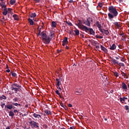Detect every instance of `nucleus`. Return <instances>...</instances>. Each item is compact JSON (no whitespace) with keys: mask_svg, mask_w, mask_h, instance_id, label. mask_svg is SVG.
Wrapping results in <instances>:
<instances>
[{"mask_svg":"<svg viewBox=\"0 0 129 129\" xmlns=\"http://www.w3.org/2000/svg\"><path fill=\"white\" fill-rule=\"evenodd\" d=\"M108 11L109 13L108 14V17L109 20L111 21L113 18H115V17H117L118 15V12L116 11V9L113 6H110L108 8Z\"/></svg>","mask_w":129,"mask_h":129,"instance_id":"nucleus-1","label":"nucleus"},{"mask_svg":"<svg viewBox=\"0 0 129 129\" xmlns=\"http://www.w3.org/2000/svg\"><path fill=\"white\" fill-rule=\"evenodd\" d=\"M11 90H12V91L15 92V93H17L18 94H19V93H20V92H21V90H22V89H21L22 88V86L17 84V83H14L12 85H11Z\"/></svg>","mask_w":129,"mask_h":129,"instance_id":"nucleus-2","label":"nucleus"},{"mask_svg":"<svg viewBox=\"0 0 129 129\" xmlns=\"http://www.w3.org/2000/svg\"><path fill=\"white\" fill-rule=\"evenodd\" d=\"M96 25L97 28H98L99 31H100V32H101L103 35H106V36L109 35V31H108V30H105L104 29L101 28V24L99 23V22L97 21Z\"/></svg>","mask_w":129,"mask_h":129,"instance_id":"nucleus-3","label":"nucleus"},{"mask_svg":"<svg viewBox=\"0 0 129 129\" xmlns=\"http://www.w3.org/2000/svg\"><path fill=\"white\" fill-rule=\"evenodd\" d=\"M86 33H87L88 32H89L90 34L91 35H93V36H94L95 35V32H94V30H93V29L92 28H88L87 26H85V28H84V30H83Z\"/></svg>","mask_w":129,"mask_h":129,"instance_id":"nucleus-4","label":"nucleus"},{"mask_svg":"<svg viewBox=\"0 0 129 129\" xmlns=\"http://www.w3.org/2000/svg\"><path fill=\"white\" fill-rule=\"evenodd\" d=\"M13 105H14L15 106H22V105H21V104L13 102L11 104L6 105L5 107H6V108H8V109H12Z\"/></svg>","mask_w":129,"mask_h":129,"instance_id":"nucleus-5","label":"nucleus"},{"mask_svg":"<svg viewBox=\"0 0 129 129\" xmlns=\"http://www.w3.org/2000/svg\"><path fill=\"white\" fill-rule=\"evenodd\" d=\"M83 24L85 25L86 26H88V27H90V23H92L93 22V20H92V18L89 17L87 18L86 20L83 21Z\"/></svg>","mask_w":129,"mask_h":129,"instance_id":"nucleus-6","label":"nucleus"},{"mask_svg":"<svg viewBox=\"0 0 129 129\" xmlns=\"http://www.w3.org/2000/svg\"><path fill=\"white\" fill-rule=\"evenodd\" d=\"M29 124H30L31 127L34 128V127H36L38 129H40V127H39V123L35 122V121H30L29 122Z\"/></svg>","mask_w":129,"mask_h":129,"instance_id":"nucleus-7","label":"nucleus"},{"mask_svg":"<svg viewBox=\"0 0 129 129\" xmlns=\"http://www.w3.org/2000/svg\"><path fill=\"white\" fill-rule=\"evenodd\" d=\"M42 41H43V42H44V41L45 43L48 44L51 41V38H50L49 37L46 36V37H44V38L42 39Z\"/></svg>","mask_w":129,"mask_h":129,"instance_id":"nucleus-8","label":"nucleus"},{"mask_svg":"<svg viewBox=\"0 0 129 129\" xmlns=\"http://www.w3.org/2000/svg\"><path fill=\"white\" fill-rule=\"evenodd\" d=\"M55 80L57 82L56 85L58 86V87H59V86L62 84L61 83L62 82V78H59L58 79H56Z\"/></svg>","mask_w":129,"mask_h":129,"instance_id":"nucleus-9","label":"nucleus"},{"mask_svg":"<svg viewBox=\"0 0 129 129\" xmlns=\"http://www.w3.org/2000/svg\"><path fill=\"white\" fill-rule=\"evenodd\" d=\"M68 44V37H65L62 41V46H65Z\"/></svg>","mask_w":129,"mask_h":129,"instance_id":"nucleus-10","label":"nucleus"},{"mask_svg":"<svg viewBox=\"0 0 129 129\" xmlns=\"http://www.w3.org/2000/svg\"><path fill=\"white\" fill-rule=\"evenodd\" d=\"M76 26H77L79 29L82 30V31H83L84 30V28H85V26L83 25H80L79 23L75 24Z\"/></svg>","mask_w":129,"mask_h":129,"instance_id":"nucleus-11","label":"nucleus"},{"mask_svg":"<svg viewBox=\"0 0 129 129\" xmlns=\"http://www.w3.org/2000/svg\"><path fill=\"white\" fill-rule=\"evenodd\" d=\"M121 86H122V89H123L125 91H127V86L126 85V84L124 83V82L122 83Z\"/></svg>","mask_w":129,"mask_h":129,"instance_id":"nucleus-12","label":"nucleus"},{"mask_svg":"<svg viewBox=\"0 0 129 129\" xmlns=\"http://www.w3.org/2000/svg\"><path fill=\"white\" fill-rule=\"evenodd\" d=\"M3 12L2 13L3 16H7L10 12L8 11V8L3 9Z\"/></svg>","mask_w":129,"mask_h":129,"instance_id":"nucleus-13","label":"nucleus"},{"mask_svg":"<svg viewBox=\"0 0 129 129\" xmlns=\"http://www.w3.org/2000/svg\"><path fill=\"white\" fill-rule=\"evenodd\" d=\"M33 114H32V116L35 117V118H41V115L40 114H36V113H34V112H33Z\"/></svg>","mask_w":129,"mask_h":129,"instance_id":"nucleus-14","label":"nucleus"},{"mask_svg":"<svg viewBox=\"0 0 129 129\" xmlns=\"http://www.w3.org/2000/svg\"><path fill=\"white\" fill-rule=\"evenodd\" d=\"M0 6L3 10H4V9H7V5H6V3L5 2L1 3Z\"/></svg>","mask_w":129,"mask_h":129,"instance_id":"nucleus-15","label":"nucleus"},{"mask_svg":"<svg viewBox=\"0 0 129 129\" xmlns=\"http://www.w3.org/2000/svg\"><path fill=\"white\" fill-rule=\"evenodd\" d=\"M91 43L92 45H93V46H96V45H99V43H98V42L93 40L91 41Z\"/></svg>","mask_w":129,"mask_h":129,"instance_id":"nucleus-16","label":"nucleus"},{"mask_svg":"<svg viewBox=\"0 0 129 129\" xmlns=\"http://www.w3.org/2000/svg\"><path fill=\"white\" fill-rule=\"evenodd\" d=\"M47 37V34H46V31H42L41 32V38L42 39H44Z\"/></svg>","mask_w":129,"mask_h":129,"instance_id":"nucleus-17","label":"nucleus"},{"mask_svg":"<svg viewBox=\"0 0 129 129\" xmlns=\"http://www.w3.org/2000/svg\"><path fill=\"white\" fill-rule=\"evenodd\" d=\"M100 48L102 51H103V52H105V53H107L108 52L107 49H106V48H105L104 46L101 45Z\"/></svg>","mask_w":129,"mask_h":129,"instance_id":"nucleus-18","label":"nucleus"},{"mask_svg":"<svg viewBox=\"0 0 129 129\" xmlns=\"http://www.w3.org/2000/svg\"><path fill=\"white\" fill-rule=\"evenodd\" d=\"M111 62H112V63H113V64L114 65H115L116 64H117V65H118V61H117V60H116L114 58H111Z\"/></svg>","mask_w":129,"mask_h":129,"instance_id":"nucleus-19","label":"nucleus"},{"mask_svg":"<svg viewBox=\"0 0 129 129\" xmlns=\"http://www.w3.org/2000/svg\"><path fill=\"white\" fill-rule=\"evenodd\" d=\"M115 49H116V45L115 44L110 46V50H114Z\"/></svg>","mask_w":129,"mask_h":129,"instance_id":"nucleus-20","label":"nucleus"},{"mask_svg":"<svg viewBox=\"0 0 129 129\" xmlns=\"http://www.w3.org/2000/svg\"><path fill=\"white\" fill-rule=\"evenodd\" d=\"M28 21L31 26L34 25V21L30 18H28Z\"/></svg>","mask_w":129,"mask_h":129,"instance_id":"nucleus-21","label":"nucleus"},{"mask_svg":"<svg viewBox=\"0 0 129 129\" xmlns=\"http://www.w3.org/2000/svg\"><path fill=\"white\" fill-rule=\"evenodd\" d=\"M125 100H127V98L124 97L123 98H120V101L121 103H123V101H125Z\"/></svg>","mask_w":129,"mask_h":129,"instance_id":"nucleus-22","label":"nucleus"},{"mask_svg":"<svg viewBox=\"0 0 129 129\" xmlns=\"http://www.w3.org/2000/svg\"><path fill=\"white\" fill-rule=\"evenodd\" d=\"M13 17L14 18L15 21H19V16L16 14L13 15Z\"/></svg>","mask_w":129,"mask_h":129,"instance_id":"nucleus-23","label":"nucleus"},{"mask_svg":"<svg viewBox=\"0 0 129 129\" xmlns=\"http://www.w3.org/2000/svg\"><path fill=\"white\" fill-rule=\"evenodd\" d=\"M56 26H57V23L55 21H52L51 22L52 28H56Z\"/></svg>","mask_w":129,"mask_h":129,"instance_id":"nucleus-24","label":"nucleus"},{"mask_svg":"<svg viewBox=\"0 0 129 129\" xmlns=\"http://www.w3.org/2000/svg\"><path fill=\"white\" fill-rule=\"evenodd\" d=\"M44 112H45V113H46L47 115H49V114H51V111H50V110H44Z\"/></svg>","mask_w":129,"mask_h":129,"instance_id":"nucleus-25","label":"nucleus"},{"mask_svg":"<svg viewBox=\"0 0 129 129\" xmlns=\"http://www.w3.org/2000/svg\"><path fill=\"white\" fill-rule=\"evenodd\" d=\"M121 75L122 76H124V77L125 78H126V79H127V78H128V77H127V75H126V74H125V73H124L123 72H122V71H121Z\"/></svg>","mask_w":129,"mask_h":129,"instance_id":"nucleus-26","label":"nucleus"},{"mask_svg":"<svg viewBox=\"0 0 129 129\" xmlns=\"http://www.w3.org/2000/svg\"><path fill=\"white\" fill-rule=\"evenodd\" d=\"M13 101L14 102H18V101H20V99L18 97H15L14 99H13Z\"/></svg>","mask_w":129,"mask_h":129,"instance_id":"nucleus-27","label":"nucleus"},{"mask_svg":"<svg viewBox=\"0 0 129 129\" xmlns=\"http://www.w3.org/2000/svg\"><path fill=\"white\" fill-rule=\"evenodd\" d=\"M37 16V15L35 13H31V15H30V18H36Z\"/></svg>","mask_w":129,"mask_h":129,"instance_id":"nucleus-28","label":"nucleus"},{"mask_svg":"<svg viewBox=\"0 0 129 129\" xmlns=\"http://www.w3.org/2000/svg\"><path fill=\"white\" fill-rule=\"evenodd\" d=\"M3 99H4L5 100L7 99V97L4 95H2V96H0V100H3Z\"/></svg>","mask_w":129,"mask_h":129,"instance_id":"nucleus-29","label":"nucleus"},{"mask_svg":"<svg viewBox=\"0 0 129 129\" xmlns=\"http://www.w3.org/2000/svg\"><path fill=\"white\" fill-rule=\"evenodd\" d=\"M59 90H57L55 91V93L58 95V96L60 97V98H62V96H61V94L59 92Z\"/></svg>","mask_w":129,"mask_h":129,"instance_id":"nucleus-30","label":"nucleus"},{"mask_svg":"<svg viewBox=\"0 0 129 129\" xmlns=\"http://www.w3.org/2000/svg\"><path fill=\"white\" fill-rule=\"evenodd\" d=\"M75 33V35L76 36H79V30L78 29H76L74 31Z\"/></svg>","mask_w":129,"mask_h":129,"instance_id":"nucleus-31","label":"nucleus"},{"mask_svg":"<svg viewBox=\"0 0 129 129\" xmlns=\"http://www.w3.org/2000/svg\"><path fill=\"white\" fill-rule=\"evenodd\" d=\"M14 115H15V113H14V112H13L12 111L9 112V116H12V117H13Z\"/></svg>","mask_w":129,"mask_h":129,"instance_id":"nucleus-32","label":"nucleus"},{"mask_svg":"<svg viewBox=\"0 0 129 129\" xmlns=\"http://www.w3.org/2000/svg\"><path fill=\"white\" fill-rule=\"evenodd\" d=\"M114 76H115V77H118V76H119V74H118V73L116 72H113Z\"/></svg>","mask_w":129,"mask_h":129,"instance_id":"nucleus-33","label":"nucleus"},{"mask_svg":"<svg viewBox=\"0 0 129 129\" xmlns=\"http://www.w3.org/2000/svg\"><path fill=\"white\" fill-rule=\"evenodd\" d=\"M113 25H114V26H115V27H117V28H119V24H118V22H114L113 23Z\"/></svg>","mask_w":129,"mask_h":129,"instance_id":"nucleus-34","label":"nucleus"},{"mask_svg":"<svg viewBox=\"0 0 129 129\" xmlns=\"http://www.w3.org/2000/svg\"><path fill=\"white\" fill-rule=\"evenodd\" d=\"M10 74L12 75L13 77H17V74L14 72H11Z\"/></svg>","mask_w":129,"mask_h":129,"instance_id":"nucleus-35","label":"nucleus"},{"mask_svg":"<svg viewBox=\"0 0 129 129\" xmlns=\"http://www.w3.org/2000/svg\"><path fill=\"white\" fill-rule=\"evenodd\" d=\"M10 4H11L12 5H15V4L16 3V0H11L10 1Z\"/></svg>","mask_w":129,"mask_h":129,"instance_id":"nucleus-36","label":"nucleus"},{"mask_svg":"<svg viewBox=\"0 0 129 129\" xmlns=\"http://www.w3.org/2000/svg\"><path fill=\"white\" fill-rule=\"evenodd\" d=\"M118 65L119 66H122V67H124V63H122V62H119L118 63Z\"/></svg>","mask_w":129,"mask_h":129,"instance_id":"nucleus-37","label":"nucleus"},{"mask_svg":"<svg viewBox=\"0 0 129 129\" xmlns=\"http://www.w3.org/2000/svg\"><path fill=\"white\" fill-rule=\"evenodd\" d=\"M81 92H82V90H81V89H78L76 91V93H81Z\"/></svg>","mask_w":129,"mask_h":129,"instance_id":"nucleus-38","label":"nucleus"},{"mask_svg":"<svg viewBox=\"0 0 129 129\" xmlns=\"http://www.w3.org/2000/svg\"><path fill=\"white\" fill-rule=\"evenodd\" d=\"M125 110H127V112H128V111H129V107H128V106L125 105Z\"/></svg>","mask_w":129,"mask_h":129,"instance_id":"nucleus-39","label":"nucleus"},{"mask_svg":"<svg viewBox=\"0 0 129 129\" xmlns=\"http://www.w3.org/2000/svg\"><path fill=\"white\" fill-rule=\"evenodd\" d=\"M53 35H54L53 33H50V34H49V37L51 38V39H52V38L54 37V36H53Z\"/></svg>","mask_w":129,"mask_h":129,"instance_id":"nucleus-40","label":"nucleus"},{"mask_svg":"<svg viewBox=\"0 0 129 129\" xmlns=\"http://www.w3.org/2000/svg\"><path fill=\"white\" fill-rule=\"evenodd\" d=\"M103 6V5H102V3H99L98 4V7H99L100 8H102V6Z\"/></svg>","mask_w":129,"mask_h":129,"instance_id":"nucleus-41","label":"nucleus"},{"mask_svg":"<svg viewBox=\"0 0 129 129\" xmlns=\"http://www.w3.org/2000/svg\"><path fill=\"white\" fill-rule=\"evenodd\" d=\"M125 39H126V36H125V35L124 36H123L121 40L122 41H126Z\"/></svg>","mask_w":129,"mask_h":129,"instance_id":"nucleus-42","label":"nucleus"},{"mask_svg":"<svg viewBox=\"0 0 129 129\" xmlns=\"http://www.w3.org/2000/svg\"><path fill=\"white\" fill-rule=\"evenodd\" d=\"M120 61L122 62H124L125 61V59H124V58L123 57H121Z\"/></svg>","mask_w":129,"mask_h":129,"instance_id":"nucleus-43","label":"nucleus"},{"mask_svg":"<svg viewBox=\"0 0 129 129\" xmlns=\"http://www.w3.org/2000/svg\"><path fill=\"white\" fill-rule=\"evenodd\" d=\"M2 20H5V21H8V17L6 16V17L5 18V16H3Z\"/></svg>","mask_w":129,"mask_h":129,"instance_id":"nucleus-44","label":"nucleus"},{"mask_svg":"<svg viewBox=\"0 0 129 129\" xmlns=\"http://www.w3.org/2000/svg\"><path fill=\"white\" fill-rule=\"evenodd\" d=\"M78 22H79V25H83L82 24V21H81V20H78Z\"/></svg>","mask_w":129,"mask_h":129,"instance_id":"nucleus-45","label":"nucleus"},{"mask_svg":"<svg viewBox=\"0 0 129 129\" xmlns=\"http://www.w3.org/2000/svg\"><path fill=\"white\" fill-rule=\"evenodd\" d=\"M8 19H11L12 17L10 16V12L7 14V17Z\"/></svg>","mask_w":129,"mask_h":129,"instance_id":"nucleus-46","label":"nucleus"},{"mask_svg":"<svg viewBox=\"0 0 129 129\" xmlns=\"http://www.w3.org/2000/svg\"><path fill=\"white\" fill-rule=\"evenodd\" d=\"M7 11H8V12H9L10 13V12H12V9H11V8H8V9H7Z\"/></svg>","mask_w":129,"mask_h":129,"instance_id":"nucleus-47","label":"nucleus"},{"mask_svg":"<svg viewBox=\"0 0 129 129\" xmlns=\"http://www.w3.org/2000/svg\"><path fill=\"white\" fill-rule=\"evenodd\" d=\"M100 47L99 45H96V49H97V50H98L99 49H100Z\"/></svg>","mask_w":129,"mask_h":129,"instance_id":"nucleus-48","label":"nucleus"},{"mask_svg":"<svg viewBox=\"0 0 129 129\" xmlns=\"http://www.w3.org/2000/svg\"><path fill=\"white\" fill-rule=\"evenodd\" d=\"M6 72H7V73H10V72H11V70H9V69H8L6 70Z\"/></svg>","mask_w":129,"mask_h":129,"instance_id":"nucleus-49","label":"nucleus"},{"mask_svg":"<svg viewBox=\"0 0 129 129\" xmlns=\"http://www.w3.org/2000/svg\"><path fill=\"white\" fill-rule=\"evenodd\" d=\"M115 59H116V60H118L119 59V58H120V56H119L118 55V56H115Z\"/></svg>","mask_w":129,"mask_h":129,"instance_id":"nucleus-50","label":"nucleus"},{"mask_svg":"<svg viewBox=\"0 0 129 129\" xmlns=\"http://www.w3.org/2000/svg\"><path fill=\"white\" fill-rule=\"evenodd\" d=\"M120 36H121L122 37H124V36H125V35H124V33H123L120 34Z\"/></svg>","mask_w":129,"mask_h":129,"instance_id":"nucleus-51","label":"nucleus"},{"mask_svg":"<svg viewBox=\"0 0 129 129\" xmlns=\"http://www.w3.org/2000/svg\"><path fill=\"white\" fill-rule=\"evenodd\" d=\"M13 112L16 113V112H19V111H18V110L14 109V111H13Z\"/></svg>","mask_w":129,"mask_h":129,"instance_id":"nucleus-52","label":"nucleus"},{"mask_svg":"<svg viewBox=\"0 0 129 129\" xmlns=\"http://www.w3.org/2000/svg\"><path fill=\"white\" fill-rule=\"evenodd\" d=\"M68 106L69 107H72V104H68Z\"/></svg>","mask_w":129,"mask_h":129,"instance_id":"nucleus-53","label":"nucleus"},{"mask_svg":"<svg viewBox=\"0 0 129 129\" xmlns=\"http://www.w3.org/2000/svg\"><path fill=\"white\" fill-rule=\"evenodd\" d=\"M63 108H64V109L66 110H67V109H68V108L67 107V106H64V107H63Z\"/></svg>","mask_w":129,"mask_h":129,"instance_id":"nucleus-54","label":"nucleus"},{"mask_svg":"<svg viewBox=\"0 0 129 129\" xmlns=\"http://www.w3.org/2000/svg\"><path fill=\"white\" fill-rule=\"evenodd\" d=\"M60 106H61L62 107H64V104H62V103H60Z\"/></svg>","mask_w":129,"mask_h":129,"instance_id":"nucleus-55","label":"nucleus"},{"mask_svg":"<svg viewBox=\"0 0 129 129\" xmlns=\"http://www.w3.org/2000/svg\"><path fill=\"white\" fill-rule=\"evenodd\" d=\"M35 3H40V0H34Z\"/></svg>","mask_w":129,"mask_h":129,"instance_id":"nucleus-56","label":"nucleus"},{"mask_svg":"<svg viewBox=\"0 0 129 129\" xmlns=\"http://www.w3.org/2000/svg\"><path fill=\"white\" fill-rule=\"evenodd\" d=\"M57 89L59 91H61V88L60 87V86L57 87Z\"/></svg>","mask_w":129,"mask_h":129,"instance_id":"nucleus-57","label":"nucleus"},{"mask_svg":"<svg viewBox=\"0 0 129 129\" xmlns=\"http://www.w3.org/2000/svg\"><path fill=\"white\" fill-rule=\"evenodd\" d=\"M1 23H2V24H6V22H5V21L4 20H1Z\"/></svg>","mask_w":129,"mask_h":129,"instance_id":"nucleus-58","label":"nucleus"},{"mask_svg":"<svg viewBox=\"0 0 129 129\" xmlns=\"http://www.w3.org/2000/svg\"><path fill=\"white\" fill-rule=\"evenodd\" d=\"M67 24H68V25H69V26H72V23H71V22L67 23Z\"/></svg>","mask_w":129,"mask_h":129,"instance_id":"nucleus-59","label":"nucleus"},{"mask_svg":"<svg viewBox=\"0 0 129 129\" xmlns=\"http://www.w3.org/2000/svg\"><path fill=\"white\" fill-rule=\"evenodd\" d=\"M41 32H38V34H37V36H41Z\"/></svg>","mask_w":129,"mask_h":129,"instance_id":"nucleus-60","label":"nucleus"},{"mask_svg":"<svg viewBox=\"0 0 129 129\" xmlns=\"http://www.w3.org/2000/svg\"><path fill=\"white\" fill-rule=\"evenodd\" d=\"M113 90H111L109 92V93H113Z\"/></svg>","mask_w":129,"mask_h":129,"instance_id":"nucleus-61","label":"nucleus"},{"mask_svg":"<svg viewBox=\"0 0 129 129\" xmlns=\"http://www.w3.org/2000/svg\"><path fill=\"white\" fill-rule=\"evenodd\" d=\"M38 30L39 33H41V28L39 29V28H38Z\"/></svg>","mask_w":129,"mask_h":129,"instance_id":"nucleus-62","label":"nucleus"},{"mask_svg":"<svg viewBox=\"0 0 129 129\" xmlns=\"http://www.w3.org/2000/svg\"><path fill=\"white\" fill-rule=\"evenodd\" d=\"M69 2L70 3H73V0H70V1H69Z\"/></svg>","mask_w":129,"mask_h":129,"instance_id":"nucleus-63","label":"nucleus"},{"mask_svg":"<svg viewBox=\"0 0 129 129\" xmlns=\"http://www.w3.org/2000/svg\"><path fill=\"white\" fill-rule=\"evenodd\" d=\"M6 129H11V128H10V126H7Z\"/></svg>","mask_w":129,"mask_h":129,"instance_id":"nucleus-64","label":"nucleus"}]
</instances>
